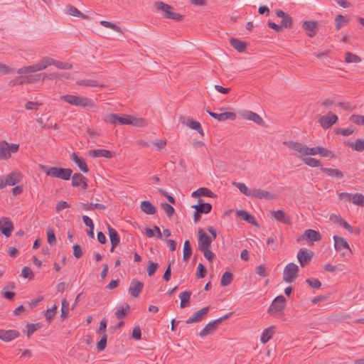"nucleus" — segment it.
<instances>
[{"label":"nucleus","mask_w":364,"mask_h":364,"mask_svg":"<svg viewBox=\"0 0 364 364\" xmlns=\"http://www.w3.org/2000/svg\"><path fill=\"white\" fill-rule=\"evenodd\" d=\"M53 65L59 69L70 70L72 68V65L68 63L55 60L53 59Z\"/></svg>","instance_id":"4d7b16f0"},{"label":"nucleus","mask_w":364,"mask_h":364,"mask_svg":"<svg viewBox=\"0 0 364 364\" xmlns=\"http://www.w3.org/2000/svg\"><path fill=\"white\" fill-rule=\"evenodd\" d=\"M198 250H201L203 249L210 248L211 247V243L213 241L211 237L208 236L201 229L198 230Z\"/></svg>","instance_id":"2eb2a0df"},{"label":"nucleus","mask_w":364,"mask_h":364,"mask_svg":"<svg viewBox=\"0 0 364 364\" xmlns=\"http://www.w3.org/2000/svg\"><path fill=\"white\" fill-rule=\"evenodd\" d=\"M154 5L158 11H162L164 12L163 16L164 18L173 20L176 22L183 21V16L179 13L172 11L173 7L170 5L163 1H156Z\"/></svg>","instance_id":"20e7f679"},{"label":"nucleus","mask_w":364,"mask_h":364,"mask_svg":"<svg viewBox=\"0 0 364 364\" xmlns=\"http://www.w3.org/2000/svg\"><path fill=\"white\" fill-rule=\"evenodd\" d=\"M276 197V195L270 191H264L261 188H255L252 190V193L251 198H257V199H267V200H274Z\"/></svg>","instance_id":"dca6fc26"},{"label":"nucleus","mask_w":364,"mask_h":364,"mask_svg":"<svg viewBox=\"0 0 364 364\" xmlns=\"http://www.w3.org/2000/svg\"><path fill=\"white\" fill-rule=\"evenodd\" d=\"M183 260L187 262L192 255V247L188 240H185L183 250Z\"/></svg>","instance_id":"c9c22d12"},{"label":"nucleus","mask_w":364,"mask_h":364,"mask_svg":"<svg viewBox=\"0 0 364 364\" xmlns=\"http://www.w3.org/2000/svg\"><path fill=\"white\" fill-rule=\"evenodd\" d=\"M206 271L205 267L202 263H199L197 267L196 277L199 279L204 278L206 275Z\"/></svg>","instance_id":"338daca9"},{"label":"nucleus","mask_w":364,"mask_h":364,"mask_svg":"<svg viewBox=\"0 0 364 364\" xmlns=\"http://www.w3.org/2000/svg\"><path fill=\"white\" fill-rule=\"evenodd\" d=\"M14 230V224L10 218L2 217L0 218V231L6 237H9Z\"/></svg>","instance_id":"9b49d317"},{"label":"nucleus","mask_w":364,"mask_h":364,"mask_svg":"<svg viewBox=\"0 0 364 364\" xmlns=\"http://www.w3.org/2000/svg\"><path fill=\"white\" fill-rule=\"evenodd\" d=\"M335 21H336V29L338 31L341 29V26L346 22V20L343 16H342L341 14H338L336 16Z\"/></svg>","instance_id":"e2e57ef3"},{"label":"nucleus","mask_w":364,"mask_h":364,"mask_svg":"<svg viewBox=\"0 0 364 364\" xmlns=\"http://www.w3.org/2000/svg\"><path fill=\"white\" fill-rule=\"evenodd\" d=\"M41 327V323H30L27 325V336L30 337L35 331Z\"/></svg>","instance_id":"5fc2aeb1"},{"label":"nucleus","mask_w":364,"mask_h":364,"mask_svg":"<svg viewBox=\"0 0 364 364\" xmlns=\"http://www.w3.org/2000/svg\"><path fill=\"white\" fill-rule=\"evenodd\" d=\"M82 208L85 210H92L95 208L99 210H105L106 206L101 203H90V204H82Z\"/></svg>","instance_id":"8fccbe9b"},{"label":"nucleus","mask_w":364,"mask_h":364,"mask_svg":"<svg viewBox=\"0 0 364 364\" xmlns=\"http://www.w3.org/2000/svg\"><path fill=\"white\" fill-rule=\"evenodd\" d=\"M182 122L185 123V118H183ZM186 124L190 128L197 131L200 135H204V132L201 127V124L198 122L193 121L191 118H187Z\"/></svg>","instance_id":"c85d7f7f"},{"label":"nucleus","mask_w":364,"mask_h":364,"mask_svg":"<svg viewBox=\"0 0 364 364\" xmlns=\"http://www.w3.org/2000/svg\"><path fill=\"white\" fill-rule=\"evenodd\" d=\"M233 279L232 274L230 272H225L221 277L220 279V285L222 287H225L229 285Z\"/></svg>","instance_id":"79ce46f5"},{"label":"nucleus","mask_w":364,"mask_h":364,"mask_svg":"<svg viewBox=\"0 0 364 364\" xmlns=\"http://www.w3.org/2000/svg\"><path fill=\"white\" fill-rule=\"evenodd\" d=\"M41 168L46 173V176L60 178L65 181L69 180L73 173V170L71 168L58 167L49 168L46 166H41Z\"/></svg>","instance_id":"f03ea898"},{"label":"nucleus","mask_w":364,"mask_h":364,"mask_svg":"<svg viewBox=\"0 0 364 364\" xmlns=\"http://www.w3.org/2000/svg\"><path fill=\"white\" fill-rule=\"evenodd\" d=\"M230 45L238 52H244L247 47V43L238 38H232L230 40Z\"/></svg>","instance_id":"c756f323"},{"label":"nucleus","mask_w":364,"mask_h":364,"mask_svg":"<svg viewBox=\"0 0 364 364\" xmlns=\"http://www.w3.org/2000/svg\"><path fill=\"white\" fill-rule=\"evenodd\" d=\"M303 162L310 167H318L321 166V163L319 160L312 158L306 157L302 159Z\"/></svg>","instance_id":"c03bdc74"},{"label":"nucleus","mask_w":364,"mask_h":364,"mask_svg":"<svg viewBox=\"0 0 364 364\" xmlns=\"http://www.w3.org/2000/svg\"><path fill=\"white\" fill-rule=\"evenodd\" d=\"M41 79L43 80L44 77H42L41 74H37L26 77L25 81L26 83H34L39 81Z\"/></svg>","instance_id":"680f3d73"},{"label":"nucleus","mask_w":364,"mask_h":364,"mask_svg":"<svg viewBox=\"0 0 364 364\" xmlns=\"http://www.w3.org/2000/svg\"><path fill=\"white\" fill-rule=\"evenodd\" d=\"M274 333V327H269L264 329L262 333L260 341L262 343H267Z\"/></svg>","instance_id":"e433bc0d"},{"label":"nucleus","mask_w":364,"mask_h":364,"mask_svg":"<svg viewBox=\"0 0 364 364\" xmlns=\"http://www.w3.org/2000/svg\"><path fill=\"white\" fill-rule=\"evenodd\" d=\"M72 176V186L80 187L83 190L88 188L87 179L85 176L80 173H75Z\"/></svg>","instance_id":"4468645a"},{"label":"nucleus","mask_w":364,"mask_h":364,"mask_svg":"<svg viewBox=\"0 0 364 364\" xmlns=\"http://www.w3.org/2000/svg\"><path fill=\"white\" fill-rule=\"evenodd\" d=\"M237 215L241 218V219L247 221V223L259 226L258 223L257 222L254 215L250 214L248 212L244 210H241L237 212Z\"/></svg>","instance_id":"a878e982"},{"label":"nucleus","mask_w":364,"mask_h":364,"mask_svg":"<svg viewBox=\"0 0 364 364\" xmlns=\"http://www.w3.org/2000/svg\"><path fill=\"white\" fill-rule=\"evenodd\" d=\"M47 240L50 245H55L56 243L55 235L51 228L47 230Z\"/></svg>","instance_id":"052dcab7"},{"label":"nucleus","mask_w":364,"mask_h":364,"mask_svg":"<svg viewBox=\"0 0 364 364\" xmlns=\"http://www.w3.org/2000/svg\"><path fill=\"white\" fill-rule=\"evenodd\" d=\"M19 149V144H9L6 141L3 140L0 141V159H9L11 154L16 153Z\"/></svg>","instance_id":"423d86ee"},{"label":"nucleus","mask_w":364,"mask_h":364,"mask_svg":"<svg viewBox=\"0 0 364 364\" xmlns=\"http://www.w3.org/2000/svg\"><path fill=\"white\" fill-rule=\"evenodd\" d=\"M20 336V333L16 330H4L0 329V339L5 342H9Z\"/></svg>","instance_id":"6ab92c4d"},{"label":"nucleus","mask_w":364,"mask_h":364,"mask_svg":"<svg viewBox=\"0 0 364 364\" xmlns=\"http://www.w3.org/2000/svg\"><path fill=\"white\" fill-rule=\"evenodd\" d=\"M302 28L307 31L309 37H314L318 31V24L314 21H306L303 23Z\"/></svg>","instance_id":"5701e85b"},{"label":"nucleus","mask_w":364,"mask_h":364,"mask_svg":"<svg viewBox=\"0 0 364 364\" xmlns=\"http://www.w3.org/2000/svg\"><path fill=\"white\" fill-rule=\"evenodd\" d=\"M302 239L311 242H317L321 240V235L318 231L308 229L303 234Z\"/></svg>","instance_id":"aec40b11"},{"label":"nucleus","mask_w":364,"mask_h":364,"mask_svg":"<svg viewBox=\"0 0 364 364\" xmlns=\"http://www.w3.org/2000/svg\"><path fill=\"white\" fill-rule=\"evenodd\" d=\"M161 208L166 212L168 217H171L175 212L173 206L167 203H161Z\"/></svg>","instance_id":"69168bd1"},{"label":"nucleus","mask_w":364,"mask_h":364,"mask_svg":"<svg viewBox=\"0 0 364 364\" xmlns=\"http://www.w3.org/2000/svg\"><path fill=\"white\" fill-rule=\"evenodd\" d=\"M66 11L68 14L81 18L82 19H87L88 17L82 13L80 11H79L75 6L73 5H68L66 6Z\"/></svg>","instance_id":"72a5a7b5"},{"label":"nucleus","mask_w":364,"mask_h":364,"mask_svg":"<svg viewBox=\"0 0 364 364\" xmlns=\"http://www.w3.org/2000/svg\"><path fill=\"white\" fill-rule=\"evenodd\" d=\"M70 159L74 161L79 168L85 173H87L89 171L88 166L85 161V159L80 156H79L75 152H73L70 156Z\"/></svg>","instance_id":"4be33fe9"},{"label":"nucleus","mask_w":364,"mask_h":364,"mask_svg":"<svg viewBox=\"0 0 364 364\" xmlns=\"http://www.w3.org/2000/svg\"><path fill=\"white\" fill-rule=\"evenodd\" d=\"M338 120V117L332 114L329 112L327 114L321 117L318 119V122L321 125V127L326 129L330 128L333 124H335Z\"/></svg>","instance_id":"f8f14e48"},{"label":"nucleus","mask_w":364,"mask_h":364,"mask_svg":"<svg viewBox=\"0 0 364 364\" xmlns=\"http://www.w3.org/2000/svg\"><path fill=\"white\" fill-rule=\"evenodd\" d=\"M320 170L326 173L330 177H336L338 178H342L343 177V172L337 168L321 167Z\"/></svg>","instance_id":"473e14b6"},{"label":"nucleus","mask_w":364,"mask_h":364,"mask_svg":"<svg viewBox=\"0 0 364 364\" xmlns=\"http://www.w3.org/2000/svg\"><path fill=\"white\" fill-rule=\"evenodd\" d=\"M141 209L144 213L148 215H154L156 212V207L148 200H144L141 202Z\"/></svg>","instance_id":"2f4dec72"},{"label":"nucleus","mask_w":364,"mask_h":364,"mask_svg":"<svg viewBox=\"0 0 364 364\" xmlns=\"http://www.w3.org/2000/svg\"><path fill=\"white\" fill-rule=\"evenodd\" d=\"M90 155L93 158L105 157L111 159L113 156L112 153L106 149H93L90 151Z\"/></svg>","instance_id":"bb28decb"},{"label":"nucleus","mask_w":364,"mask_h":364,"mask_svg":"<svg viewBox=\"0 0 364 364\" xmlns=\"http://www.w3.org/2000/svg\"><path fill=\"white\" fill-rule=\"evenodd\" d=\"M293 23V19L289 15H286L285 17L282 18L280 25L282 27L284 28H291Z\"/></svg>","instance_id":"6e6d98bb"},{"label":"nucleus","mask_w":364,"mask_h":364,"mask_svg":"<svg viewBox=\"0 0 364 364\" xmlns=\"http://www.w3.org/2000/svg\"><path fill=\"white\" fill-rule=\"evenodd\" d=\"M107 335L104 333L100 341L97 342L96 348L97 351L103 350L107 346Z\"/></svg>","instance_id":"864d4df0"},{"label":"nucleus","mask_w":364,"mask_h":364,"mask_svg":"<svg viewBox=\"0 0 364 364\" xmlns=\"http://www.w3.org/2000/svg\"><path fill=\"white\" fill-rule=\"evenodd\" d=\"M61 304H62V306H61L60 318L62 320H64L68 316L69 303L66 299H63L62 300Z\"/></svg>","instance_id":"a18cd8bd"},{"label":"nucleus","mask_w":364,"mask_h":364,"mask_svg":"<svg viewBox=\"0 0 364 364\" xmlns=\"http://www.w3.org/2000/svg\"><path fill=\"white\" fill-rule=\"evenodd\" d=\"M143 287L144 284L142 282L134 279L131 282L130 286L129 287V291L133 297L137 298L139 296Z\"/></svg>","instance_id":"a211bd4d"},{"label":"nucleus","mask_w":364,"mask_h":364,"mask_svg":"<svg viewBox=\"0 0 364 364\" xmlns=\"http://www.w3.org/2000/svg\"><path fill=\"white\" fill-rule=\"evenodd\" d=\"M296 257L301 267H304L311 261L314 257V252L309 249L301 248Z\"/></svg>","instance_id":"9d476101"},{"label":"nucleus","mask_w":364,"mask_h":364,"mask_svg":"<svg viewBox=\"0 0 364 364\" xmlns=\"http://www.w3.org/2000/svg\"><path fill=\"white\" fill-rule=\"evenodd\" d=\"M348 146L357 151H363L364 150V139H358L354 142H349Z\"/></svg>","instance_id":"ea45409f"},{"label":"nucleus","mask_w":364,"mask_h":364,"mask_svg":"<svg viewBox=\"0 0 364 364\" xmlns=\"http://www.w3.org/2000/svg\"><path fill=\"white\" fill-rule=\"evenodd\" d=\"M351 201L358 205L364 207V196L361 193L352 194Z\"/></svg>","instance_id":"49530a36"},{"label":"nucleus","mask_w":364,"mask_h":364,"mask_svg":"<svg viewBox=\"0 0 364 364\" xmlns=\"http://www.w3.org/2000/svg\"><path fill=\"white\" fill-rule=\"evenodd\" d=\"M345 55V60L347 63H360L361 61V59L358 55L350 52H346Z\"/></svg>","instance_id":"de8ad7c7"},{"label":"nucleus","mask_w":364,"mask_h":364,"mask_svg":"<svg viewBox=\"0 0 364 364\" xmlns=\"http://www.w3.org/2000/svg\"><path fill=\"white\" fill-rule=\"evenodd\" d=\"M191 295V291H186L180 294L179 298L181 299L180 307L183 309L188 306L190 301V297Z\"/></svg>","instance_id":"4c0bfd02"},{"label":"nucleus","mask_w":364,"mask_h":364,"mask_svg":"<svg viewBox=\"0 0 364 364\" xmlns=\"http://www.w3.org/2000/svg\"><path fill=\"white\" fill-rule=\"evenodd\" d=\"M334 240V247L337 252H340L342 257L348 259L353 255L352 250L348 242L343 237L334 235L333 237Z\"/></svg>","instance_id":"39448f33"},{"label":"nucleus","mask_w":364,"mask_h":364,"mask_svg":"<svg viewBox=\"0 0 364 364\" xmlns=\"http://www.w3.org/2000/svg\"><path fill=\"white\" fill-rule=\"evenodd\" d=\"M129 122H131L129 123V124L136 127H141L147 125L146 121L143 118H135L134 117L130 116Z\"/></svg>","instance_id":"37998d69"},{"label":"nucleus","mask_w":364,"mask_h":364,"mask_svg":"<svg viewBox=\"0 0 364 364\" xmlns=\"http://www.w3.org/2000/svg\"><path fill=\"white\" fill-rule=\"evenodd\" d=\"M286 304L287 301L285 297L282 295H279L273 300L267 312L269 314L281 312L284 309Z\"/></svg>","instance_id":"6e6552de"},{"label":"nucleus","mask_w":364,"mask_h":364,"mask_svg":"<svg viewBox=\"0 0 364 364\" xmlns=\"http://www.w3.org/2000/svg\"><path fill=\"white\" fill-rule=\"evenodd\" d=\"M232 184L234 185V186L237 187L240 190V191L246 196H252V190H250L245 183L240 182H233Z\"/></svg>","instance_id":"58836bf2"},{"label":"nucleus","mask_w":364,"mask_h":364,"mask_svg":"<svg viewBox=\"0 0 364 364\" xmlns=\"http://www.w3.org/2000/svg\"><path fill=\"white\" fill-rule=\"evenodd\" d=\"M192 208L198 210V212L201 213L202 214H207L211 211L212 205L208 203H202V200H199V204L194 205L192 206Z\"/></svg>","instance_id":"7c9ffc66"},{"label":"nucleus","mask_w":364,"mask_h":364,"mask_svg":"<svg viewBox=\"0 0 364 364\" xmlns=\"http://www.w3.org/2000/svg\"><path fill=\"white\" fill-rule=\"evenodd\" d=\"M218 326L219 321L214 320L213 321L209 322L200 332V336L205 337L207 335L213 333L215 330H216Z\"/></svg>","instance_id":"b1692460"},{"label":"nucleus","mask_w":364,"mask_h":364,"mask_svg":"<svg viewBox=\"0 0 364 364\" xmlns=\"http://www.w3.org/2000/svg\"><path fill=\"white\" fill-rule=\"evenodd\" d=\"M271 215L279 222H281L284 224H289L291 223V219L289 215H287L283 210H272L270 212Z\"/></svg>","instance_id":"412c9836"},{"label":"nucleus","mask_w":364,"mask_h":364,"mask_svg":"<svg viewBox=\"0 0 364 364\" xmlns=\"http://www.w3.org/2000/svg\"><path fill=\"white\" fill-rule=\"evenodd\" d=\"M53 59L50 57H44L42 60L38 63L41 69L44 70L48 66L53 65Z\"/></svg>","instance_id":"bf43d9fd"},{"label":"nucleus","mask_w":364,"mask_h":364,"mask_svg":"<svg viewBox=\"0 0 364 364\" xmlns=\"http://www.w3.org/2000/svg\"><path fill=\"white\" fill-rule=\"evenodd\" d=\"M21 176L16 171H12L9 173L4 179V183L9 186H14L21 181Z\"/></svg>","instance_id":"393cba45"},{"label":"nucleus","mask_w":364,"mask_h":364,"mask_svg":"<svg viewBox=\"0 0 364 364\" xmlns=\"http://www.w3.org/2000/svg\"><path fill=\"white\" fill-rule=\"evenodd\" d=\"M107 229L111 244H113V245H118L120 242V237L117 231L109 225Z\"/></svg>","instance_id":"f704fd0d"},{"label":"nucleus","mask_w":364,"mask_h":364,"mask_svg":"<svg viewBox=\"0 0 364 364\" xmlns=\"http://www.w3.org/2000/svg\"><path fill=\"white\" fill-rule=\"evenodd\" d=\"M284 144L289 148L296 151L302 155H312L315 156L320 154L321 156L328 157L330 159L335 158V154L333 151L328 150L323 146H316L309 148L307 146L297 141H284Z\"/></svg>","instance_id":"f257e3e1"},{"label":"nucleus","mask_w":364,"mask_h":364,"mask_svg":"<svg viewBox=\"0 0 364 364\" xmlns=\"http://www.w3.org/2000/svg\"><path fill=\"white\" fill-rule=\"evenodd\" d=\"M209 311V306L202 308L200 310L195 312L192 316L188 318L186 321L187 324L194 322H199L207 315Z\"/></svg>","instance_id":"f3484780"},{"label":"nucleus","mask_w":364,"mask_h":364,"mask_svg":"<svg viewBox=\"0 0 364 364\" xmlns=\"http://www.w3.org/2000/svg\"><path fill=\"white\" fill-rule=\"evenodd\" d=\"M100 25H102V26H104L105 28H111V29H112L117 32H119V33H122L121 28L119 27L118 26L114 24L112 22L102 20L100 22Z\"/></svg>","instance_id":"3c124183"},{"label":"nucleus","mask_w":364,"mask_h":364,"mask_svg":"<svg viewBox=\"0 0 364 364\" xmlns=\"http://www.w3.org/2000/svg\"><path fill=\"white\" fill-rule=\"evenodd\" d=\"M129 309L130 307L129 304H127L125 308L121 306L118 308V309L115 311V316L119 319H122L124 318L127 314H129Z\"/></svg>","instance_id":"a19ab883"},{"label":"nucleus","mask_w":364,"mask_h":364,"mask_svg":"<svg viewBox=\"0 0 364 364\" xmlns=\"http://www.w3.org/2000/svg\"><path fill=\"white\" fill-rule=\"evenodd\" d=\"M77 85L87 87H97L99 85L97 81L92 79L78 80Z\"/></svg>","instance_id":"603ef678"},{"label":"nucleus","mask_w":364,"mask_h":364,"mask_svg":"<svg viewBox=\"0 0 364 364\" xmlns=\"http://www.w3.org/2000/svg\"><path fill=\"white\" fill-rule=\"evenodd\" d=\"M206 112L213 118L218 119L220 122L225 120H235L236 119V114L232 112H226L220 114L213 112L208 109H205Z\"/></svg>","instance_id":"ddd939ff"},{"label":"nucleus","mask_w":364,"mask_h":364,"mask_svg":"<svg viewBox=\"0 0 364 364\" xmlns=\"http://www.w3.org/2000/svg\"><path fill=\"white\" fill-rule=\"evenodd\" d=\"M306 282L313 289H319L321 287V282L318 279H307Z\"/></svg>","instance_id":"0e129e2a"},{"label":"nucleus","mask_w":364,"mask_h":364,"mask_svg":"<svg viewBox=\"0 0 364 364\" xmlns=\"http://www.w3.org/2000/svg\"><path fill=\"white\" fill-rule=\"evenodd\" d=\"M57 310V305L54 304L51 309L46 310L45 316L48 322H50L55 318Z\"/></svg>","instance_id":"09e8293b"},{"label":"nucleus","mask_w":364,"mask_h":364,"mask_svg":"<svg viewBox=\"0 0 364 364\" xmlns=\"http://www.w3.org/2000/svg\"><path fill=\"white\" fill-rule=\"evenodd\" d=\"M243 118L253 121L256 124L261 125L264 123L262 118L255 112L247 111L242 114Z\"/></svg>","instance_id":"cd10ccee"},{"label":"nucleus","mask_w":364,"mask_h":364,"mask_svg":"<svg viewBox=\"0 0 364 364\" xmlns=\"http://www.w3.org/2000/svg\"><path fill=\"white\" fill-rule=\"evenodd\" d=\"M159 267V264L156 262H154L151 261L149 262L147 267V274L149 277L152 276L157 270Z\"/></svg>","instance_id":"13d9d810"},{"label":"nucleus","mask_w":364,"mask_h":364,"mask_svg":"<svg viewBox=\"0 0 364 364\" xmlns=\"http://www.w3.org/2000/svg\"><path fill=\"white\" fill-rule=\"evenodd\" d=\"M130 115H121L119 114H110L106 117L105 121L111 124H129Z\"/></svg>","instance_id":"1a4fd4ad"},{"label":"nucleus","mask_w":364,"mask_h":364,"mask_svg":"<svg viewBox=\"0 0 364 364\" xmlns=\"http://www.w3.org/2000/svg\"><path fill=\"white\" fill-rule=\"evenodd\" d=\"M299 272V267L296 264L289 263L284 269L283 280L287 283L294 282L298 277Z\"/></svg>","instance_id":"0eeeda50"},{"label":"nucleus","mask_w":364,"mask_h":364,"mask_svg":"<svg viewBox=\"0 0 364 364\" xmlns=\"http://www.w3.org/2000/svg\"><path fill=\"white\" fill-rule=\"evenodd\" d=\"M350 120L355 124L363 125L364 124V115L353 114L350 117Z\"/></svg>","instance_id":"774afa93"},{"label":"nucleus","mask_w":364,"mask_h":364,"mask_svg":"<svg viewBox=\"0 0 364 364\" xmlns=\"http://www.w3.org/2000/svg\"><path fill=\"white\" fill-rule=\"evenodd\" d=\"M61 100L72 105L81 107H95L94 102L84 96H77L73 95H65L60 97Z\"/></svg>","instance_id":"7ed1b4c3"}]
</instances>
